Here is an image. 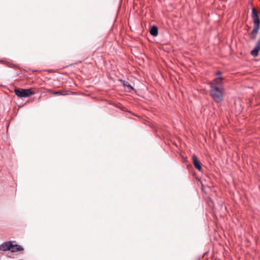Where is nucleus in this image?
I'll return each instance as SVG.
<instances>
[{"instance_id": "nucleus-1", "label": "nucleus", "mask_w": 260, "mask_h": 260, "mask_svg": "<svg viewBox=\"0 0 260 260\" xmlns=\"http://www.w3.org/2000/svg\"><path fill=\"white\" fill-rule=\"evenodd\" d=\"M252 18L254 23L253 30L250 32V37L252 40H255L256 38L258 30L260 28V20L258 13L255 8L252 9Z\"/></svg>"}, {"instance_id": "nucleus-2", "label": "nucleus", "mask_w": 260, "mask_h": 260, "mask_svg": "<svg viewBox=\"0 0 260 260\" xmlns=\"http://www.w3.org/2000/svg\"><path fill=\"white\" fill-rule=\"evenodd\" d=\"M223 87H210V94L215 102L221 103L223 98Z\"/></svg>"}, {"instance_id": "nucleus-3", "label": "nucleus", "mask_w": 260, "mask_h": 260, "mask_svg": "<svg viewBox=\"0 0 260 260\" xmlns=\"http://www.w3.org/2000/svg\"><path fill=\"white\" fill-rule=\"evenodd\" d=\"M14 92L19 98H27L35 94V91L31 88H16L14 89Z\"/></svg>"}, {"instance_id": "nucleus-4", "label": "nucleus", "mask_w": 260, "mask_h": 260, "mask_svg": "<svg viewBox=\"0 0 260 260\" xmlns=\"http://www.w3.org/2000/svg\"><path fill=\"white\" fill-rule=\"evenodd\" d=\"M224 78L221 76H218L215 78L212 82L209 83L210 87H223V80Z\"/></svg>"}, {"instance_id": "nucleus-5", "label": "nucleus", "mask_w": 260, "mask_h": 260, "mask_svg": "<svg viewBox=\"0 0 260 260\" xmlns=\"http://www.w3.org/2000/svg\"><path fill=\"white\" fill-rule=\"evenodd\" d=\"M13 246L11 241H8L3 243L0 245V250L7 251L10 250Z\"/></svg>"}, {"instance_id": "nucleus-6", "label": "nucleus", "mask_w": 260, "mask_h": 260, "mask_svg": "<svg viewBox=\"0 0 260 260\" xmlns=\"http://www.w3.org/2000/svg\"><path fill=\"white\" fill-rule=\"evenodd\" d=\"M193 164L196 169L200 171L202 169L200 161L198 160L197 157L195 154L192 156Z\"/></svg>"}, {"instance_id": "nucleus-7", "label": "nucleus", "mask_w": 260, "mask_h": 260, "mask_svg": "<svg viewBox=\"0 0 260 260\" xmlns=\"http://www.w3.org/2000/svg\"><path fill=\"white\" fill-rule=\"evenodd\" d=\"M23 249H24L20 245H19L17 244H15V245L13 244L12 249H11V251L12 252H16L17 251H23Z\"/></svg>"}, {"instance_id": "nucleus-8", "label": "nucleus", "mask_w": 260, "mask_h": 260, "mask_svg": "<svg viewBox=\"0 0 260 260\" xmlns=\"http://www.w3.org/2000/svg\"><path fill=\"white\" fill-rule=\"evenodd\" d=\"M150 33L153 36H156L158 35V28L157 26L155 25L152 26L150 30Z\"/></svg>"}, {"instance_id": "nucleus-9", "label": "nucleus", "mask_w": 260, "mask_h": 260, "mask_svg": "<svg viewBox=\"0 0 260 260\" xmlns=\"http://www.w3.org/2000/svg\"><path fill=\"white\" fill-rule=\"evenodd\" d=\"M123 85L127 88L128 91H131L134 89V87L126 81H122Z\"/></svg>"}, {"instance_id": "nucleus-10", "label": "nucleus", "mask_w": 260, "mask_h": 260, "mask_svg": "<svg viewBox=\"0 0 260 260\" xmlns=\"http://www.w3.org/2000/svg\"><path fill=\"white\" fill-rule=\"evenodd\" d=\"M260 49L257 48V47H255L253 48L252 50H251L250 54L254 57H256L258 55V53Z\"/></svg>"}, {"instance_id": "nucleus-11", "label": "nucleus", "mask_w": 260, "mask_h": 260, "mask_svg": "<svg viewBox=\"0 0 260 260\" xmlns=\"http://www.w3.org/2000/svg\"><path fill=\"white\" fill-rule=\"evenodd\" d=\"M52 93L54 95H66L68 94L67 91L63 90V91H54Z\"/></svg>"}, {"instance_id": "nucleus-12", "label": "nucleus", "mask_w": 260, "mask_h": 260, "mask_svg": "<svg viewBox=\"0 0 260 260\" xmlns=\"http://www.w3.org/2000/svg\"><path fill=\"white\" fill-rule=\"evenodd\" d=\"M255 47L260 49V38L258 39Z\"/></svg>"}, {"instance_id": "nucleus-13", "label": "nucleus", "mask_w": 260, "mask_h": 260, "mask_svg": "<svg viewBox=\"0 0 260 260\" xmlns=\"http://www.w3.org/2000/svg\"><path fill=\"white\" fill-rule=\"evenodd\" d=\"M216 75L217 76H220V75H221V72H220V71H218V72L216 73Z\"/></svg>"}]
</instances>
